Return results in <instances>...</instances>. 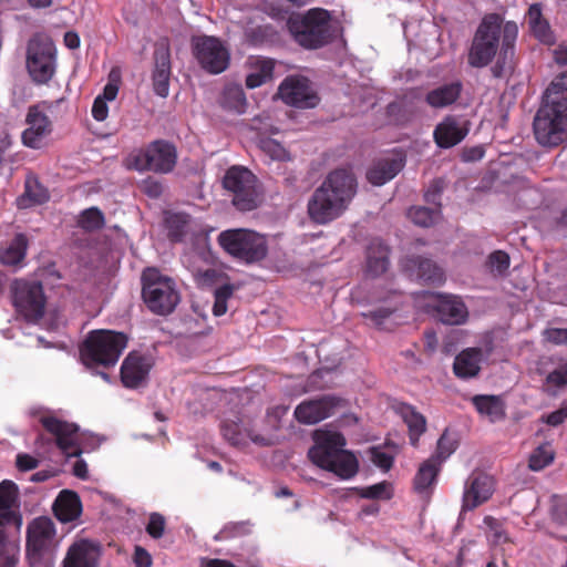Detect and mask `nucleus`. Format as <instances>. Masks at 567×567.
<instances>
[{
	"label": "nucleus",
	"instance_id": "obj_49",
	"mask_svg": "<svg viewBox=\"0 0 567 567\" xmlns=\"http://www.w3.org/2000/svg\"><path fill=\"white\" fill-rule=\"evenodd\" d=\"M486 266L493 275L503 276L509 267V256L503 250H496L488 256Z\"/></svg>",
	"mask_w": 567,
	"mask_h": 567
},
{
	"label": "nucleus",
	"instance_id": "obj_24",
	"mask_svg": "<svg viewBox=\"0 0 567 567\" xmlns=\"http://www.w3.org/2000/svg\"><path fill=\"white\" fill-rule=\"evenodd\" d=\"M470 122L446 116L434 130V141L441 148H451L461 143L470 131Z\"/></svg>",
	"mask_w": 567,
	"mask_h": 567
},
{
	"label": "nucleus",
	"instance_id": "obj_33",
	"mask_svg": "<svg viewBox=\"0 0 567 567\" xmlns=\"http://www.w3.org/2000/svg\"><path fill=\"white\" fill-rule=\"evenodd\" d=\"M461 82L443 84L427 92L426 103L434 109H442L453 104L461 95Z\"/></svg>",
	"mask_w": 567,
	"mask_h": 567
},
{
	"label": "nucleus",
	"instance_id": "obj_44",
	"mask_svg": "<svg viewBox=\"0 0 567 567\" xmlns=\"http://www.w3.org/2000/svg\"><path fill=\"white\" fill-rule=\"evenodd\" d=\"M78 226L85 231H95L104 226V216L96 207L83 210L79 217Z\"/></svg>",
	"mask_w": 567,
	"mask_h": 567
},
{
	"label": "nucleus",
	"instance_id": "obj_6",
	"mask_svg": "<svg viewBox=\"0 0 567 567\" xmlns=\"http://www.w3.org/2000/svg\"><path fill=\"white\" fill-rule=\"evenodd\" d=\"M126 343L127 337L122 332L95 330L83 342L81 358L86 365H114Z\"/></svg>",
	"mask_w": 567,
	"mask_h": 567
},
{
	"label": "nucleus",
	"instance_id": "obj_41",
	"mask_svg": "<svg viewBox=\"0 0 567 567\" xmlns=\"http://www.w3.org/2000/svg\"><path fill=\"white\" fill-rule=\"evenodd\" d=\"M362 498L389 501L393 496V486L388 481H382L371 486L357 489Z\"/></svg>",
	"mask_w": 567,
	"mask_h": 567
},
{
	"label": "nucleus",
	"instance_id": "obj_56",
	"mask_svg": "<svg viewBox=\"0 0 567 567\" xmlns=\"http://www.w3.org/2000/svg\"><path fill=\"white\" fill-rule=\"evenodd\" d=\"M555 451L550 443L540 444L528 457V461H554Z\"/></svg>",
	"mask_w": 567,
	"mask_h": 567
},
{
	"label": "nucleus",
	"instance_id": "obj_19",
	"mask_svg": "<svg viewBox=\"0 0 567 567\" xmlns=\"http://www.w3.org/2000/svg\"><path fill=\"white\" fill-rule=\"evenodd\" d=\"M221 434L235 447H241L250 439L255 444L260 446H269L275 443L272 437L262 435H254L249 429L248 420L235 415L234 419H226L221 423Z\"/></svg>",
	"mask_w": 567,
	"mask_h": 567
},
{
	"label": "nucleus",
	"instance_id": "obj_13",
	"mask_svg": "<svg viewBox=\"0 0 567 567\" xmlns=\"http://www.w3.org/2000/svg\"><path fill=\"white\" fill-rule=\"evenodd\" d=\"M312 440L315 444L308 451L310 461H358L353 452L344 449V435L329 426L315 430Z\"/></svg>",
	"mask_w": 567,
	"mask_h": 567
},
{
	"label": "nucleus",
	"instance_id": "obj_36",
	"mask_svg": "<svg viewBox=\"0 0 567 567\" xmlns=\"http://www.w3.org/2000/svg\"><path fill=\"white\" fill-rule=\"evenodd\" d=\"M219 104L224 110L243 114L246 112L247 100L244 89L238 84L226 85Z\"/></svg>",
	"mask_w": 567,
	"mask_h": 567
},
{
	"label": "nucleus",
	"instance_id": "obj_39",
	"mask_svg": "<svg viewBox=\"0 0 567 567\" xmlns=\"http://www.w3.org/2000/svg\"><path fill=\"white\" fill-rule=\"evenodd\" d=\"M28 239L23 234H18L11 245L1 252L0 261L4 265H17L25 256Z\"/></svg>",
	"mask_w": 567,
	"mask_h": 567
},
{
	"label": "nucleus",
	"instance_id": "obj_2",
	"mask_svg": "<svg viewBox=\"0 0 567 567\" xmlns=\"http://www.w3.org/2000/svg\"><path fill=\"white\" fill-rule=\"evenodd\" d=\"M533 131L539 145L557 147L567 141V71L547 87L538 109Z\"/></svg>",
	"mask_w": 567,
	"mask_h": 567
},
{
	"label": "nucleus",
	"instance_id": "obj_64",
	"mask_svg": "<svg viewBox=\"0 0 567 567\" xmlns=\"http://www.w3.org/2000/svg\"><path fill=\"white\" fill-rule=\"evenodd\" d=\"M546 340L554 344L565 343L566 334L565 329L551 328L544 331Z\"/></svg>",
	"mask_w": 567,
	"mask_h": 567
},
{
	"label": "nucleus",
	"instance_id": "obj_28",
	"mask_svg": "<svg viewBox=\"0 0 567 567\" xmlns=\"http://www.w3.org/2000/svg\"><path fill=\"white\" fill-rule=\"evenodd\" d=\"M435 307L439 319L445 324H462L467 318V308L460 297L439 295Z\"/></svg>",
	"mask_w": 567,
	"mask_h": 567
},
{
	"label": "nucleus",
	"instance_id": "obj_21",
	"mask_svg": "<svg viewBox=\"0 0 567 567\" xmlns=\"http://www.w3.org/2000/svg\"><path fill=\"white\" fill-rule=\"evenodd\" d=\"M517 24L514 21H507L503 27L502 45L497 61L491 69L494 78H505L514 71L515 41L517 39Z\"/></svg>",
	"mask_w": 567,
	"mask_h": 567
},
{
	"label": "nucleus",
	"instance_id": "obj_62",
	"mask_svg": "<svg viewBox=\"0 0 567 567\" xmlns=\"http://www.w3.org/2000/svg\"><path fill=\"white\" fill-rule=\"evenodd\" d=\"M107 112H109V109H107L106 101L103 100V97L97 96L95 99V101L93 103V107H92L93 117L96 121H104L107 116Z\"/></svg>",
	"mask_w": 567,
	"mask_h": 567
},
{
	"label": "nucleus",
	"instance_id": "obj_20",
	"mask_svg": "<svg viewBox=\"0 0 567 567\" xmlns=\"http://www.w3.org/2000/svg\"><path fill=\"white\" fill-rule=\"evenodd\" d=\"M171 51L166 38L159 39L154 49V70L152 73L153 89L161 97H166L171 79Z\"/></svg>",
	"mask_w": 567,
	"mask_h": 567
},
{
	"label": "nucleus",
	"instance_id": "obj_8",
	"mask_svg": "<svg viewBox=\"0 0 567 567\" xmlns=\"http://www.w3.org/2000/svg\"><path fill=\"white\" fill-rule=\"evenodd\" d=\"M224 189L231 193V203L239 212H250L262 203L257 177L244 166L229 167L221 181Z\"/></svg>",
	"mask_w": 567,
	"mask_h": 567
},
{
	"label": "nucleus",
	"instance_id": "obj_4",
	"mask_svg": "<svg viewBox=\"0 0 567 567\" xmlns=\"http://www.w3.org/2000/svg\"><path fill=\"white\" fill-rule=\"evenodd\" d=\"M42 426L54 436L56 447L66 457H80L84 452L95 450L102 437L80 432L74 423L60 420L52 415L40 417Z\"/></svg>",
	"mask_w": 567,
	"mask_h": 567
},
{
	"label": "nucleus",
	"instance_id": "obj_22",
	"mask_svg": "<svg viewBox=\"0 0 567 567\" xmlns=\"http://www.w3.org/2000/svg\"><path fill=\"white\" fill-rule=\"evenodd\" d=\"M153 364L151 355L136 351L128 353L121 368V380L124 386L136 389L145 384Z\"/></svg>",
	"mask_w": 567,
	"mask_h": 567
},
{
	"label": "nucleus",
	"instance_id": "obj_54",
	"mask_svg": "<svg viewBox=\"0 0 567 567\" xmlns=\"http://www.w3.org/2000/svg\"><path fill=\"white\" fill-rule=\"evenodd\" d=\"M446 186V183L444 181V178H435L431 182L424 197H425V200L426 203L429 204H433V205H436L437 207L441 206V203H440V196L442 194V192L444 190Z\"/></svg>",
	"mask_w": 567,
	"mask_h": 567
},
{
	"label": "nucleus",
	"instance_id": "obj_30",
	"mask_svg": "<svg viewBox=\"0 0 567 567\" xmlns=\"http://www.w3.org/2000/svg\"><path fill=\"white\" fill-rule=\"evenodd\" d=\"M404 162L398 157L375 161L367 172V179L374 186H382L394 178L403 168Z\"/></svg>",
	"mask_w": 567,
	"mask_h": 567
},
{
	"label": "nucleus",
	"instance_id": "obj_3",
	"mask_svg": "<svg viewBox=\"0 0 567 567\" xmlns=\"http://www.w3.org/2000/svg\"><path fill=\"white\" fill-rule=\"evenodd\" d=\"M286 28L292 41L308 51L320 50L338 37L337 22L332 13L323 8L290 13Z\"/></svg>",
	"mask_w": 567,
	"mask_h": 567
},
{
	"label": "nucleus",
	"instance_id": "obj_9",
	"mask_svg": "<svg viewBox=\"0 0 567 567\" xmlns=\"http://www.w3.org/2000/svg\"><path fill=\"white\" fill-rule=\"evenodd\" d=\"M503 19L497 13L485 16L480 23L468 52V64L484 68L491 63L499 47Z\"/></svg>",
	"mask_w": 567,
	"mask_h": 567
},
{
	"label": "nucleus",
	"instance_id": "obj_32",
	"mask_svg": "<svg viewBox=\"0 0 567 567\" xmlns=\"http://www.w3.org/2000/svg\"><path fill=\"white\" fill-rule=\"evenodd\" d=\"M482 350L470 348L456 355L453 364L454 373L462 379L473 378L480 372Z\"/></svg>",
	"mask_w": 567,
	"mask_h": 567
},
{
	"label": "nucleus",
	"instance_id": "obj_1",
	"mask_svg": "<svg viewBox=\"0 0 567 567\" xmlns=\"http://www.w3.org/2000/svg\"><path fill=\"white\" fill-rule=\"evenodd\" d=\"M358 183L352 172L337 168L315 189L307 205L308 216L317 225L339 218L357 194Z\"/></svg>",
	"mask_w": 567,
	"mask_h": 567
},
{
	"label": "nucleus",
	"instance_id": "obj_35",
	"mask_svg": "<svg viewBox=\"0 0 567 567\" xmlns=\"http://www.w3.org/2000/svg\"><path fill=\"white\" fill-rule=\"evenodd\" d=\"M17 485L4 480L0 483V525L10 524L16 519L11 507L17 498Z\"/></svg>",
	"mask_w": 567,
	"mask_h": 567
},
{
	"label": "nucleus",
	"instance_id": "obj_18",
	"mask_svg": "<svg viewBox=\"0 0 567 567\" xmlns=\"http://www.w3.org/2000/svg\"><path fill=\"white\" fill-rule=\"evenodd\" d=\"M495 489V478L482 471H474L465 483L463 504L464 511H473L487 502Z\"/></svg>",
	"mask_w": 567,
	"mask_h": 567
},
{
	"label": "nucleus",
	"instance_id": "obj_48",
	"mask_svg": "<svg viewBox=\"0 0 567 567\" xmlns=\"http://www.w3.org/2000/svg\"><path fill=\"white\" fill-rule=\"evenodd\" d=\"M234 286L230 284H225L218 287L215 292V302L213 306V312L216 317L223 316L227 311V300L234 293Z\"/></svg>",
	"mask_w": 567,
	"mask_h": 567
},
{
	"label": "nucleus",
	"instance_id": "obj_37",
	"mask_svg": "<svg viewBox=\"0 0 567 567\" xmlns=\"http://www.w3.org/2000/svg\"><path fill=\"white\" fill-rule=\"evenodd\" d=\"M189 215L185 213H167L165 216V226L169 240L182 241L187 231Z\"/></svg>",
	"mask_w": 567,
	"mask_h": 567
},
{
	"label": "nucleus",
	"instance_id": "obj_14",
	"mask_svg": "<svg viewBox=\"0 0 567 567\" xmlns=\"http://www.w3.org/2000/svg\"><path fill=\"white\" fill-rule=\"evenodd\" d=\"M192 52L203 70L210 74L224 72L230 60L228 49L216 37L195 35L192 38Z\"/></svg>",
	"mask_w": 567,
	"mask_h": 567
},
{
	"label": "nucleus",
	"instance_id": "obj_55",
	"mask_svg": "<svg viewBox=\"0 0 567 567\" xmlns=\"http://www.w3.org/2000/svg\"><path fill=\"white\" fill-rule=\"evenodd\" d=\"M534 35L544 43H551L554 40L548 22L543 19L535 23L529 24Z\"/></svg>",
	"mask_w": 567,
	"mask_h": 567
},
{
	"label": "nucleus",
	"instance_id": "obj_16",
	"mask_svg": "<svg viewBox=\"0 0 567 567\" xmlns=\"http://www.w3.org/2000/svg\"><path fill=\"white\" fill-rule=\"evenodd\" d=\"M348 404V400L341 396L326 394L298 404L295 410V417L302 424H317L346 409Z\"/></svg>",
	"mask_w": 567,
	"mask_h": 567
},
{
	"label": "nucleus",
	"instance_id": "obj_25",
	"mask_svg": "<svg viewBox=\"0 0 567 567\" xmlns=\"http://www.w3.org/2000/svg\"><path fill=\"white\" fill-rule=\"evenodd\" d=\"M440 473L441 463H421L419 466L412 480V491L424 504L430 503L437 485Z\"/></svg>",
	"mask_w": 567,
	"mask_h": 567
},
{
	"label": "nucleus",
	"instance_id": "obj_57",
	"mask_svg": "<svg viewBox=\"0 0 567 567\" xmlns=\"http://www.w3.org/2000/svg\"><path fill=\"white\" fill-rule=\"evenodd\" d=\"M485 148L483 145L465 146L461 153V159L465 163H474L483 158Z\"/></svg>",
	"mask_w": 567,
	"mask_h": 567
},
{
	"label": "nucleus",
	"instance_id": "obj_11",
	"mask_svg": "<svg viewBox=\"0 0 567 567\" xmlns=\"http://www.w3.org/2000/svg\"><path fill=\"white\" fill-rule=\"evenodd\" d=\"M132 167L137 171H151L158 174L171 173L177 163L176 146L165 140H156L145 148L131 155Z\"/></svg>",
	"mask_w": 567,
	"mask_h": 567
},
{
	"label": "nucleus",
	"instance_id": "obj_7",
	"mask_svg": "<svg viewBox=\"0 0 567 567\" xmlns=\"http://www.w3.org/2000/svg\"><path fill=\"white\" fill-rule=\"evenodd\" d=\"M218 244L227 254L247 264L265 259L268 252L266 238L246 228L221 231L218 235Z\"/></svg>",
	"mask_w": 567,
	"mask_h": 567
},
{
	"label": "nucleus",
	"instance_id": "obj_34",
	"mask_svg": "<svg viewBox=\"0 0 567 567\" xmlns=\"http://www.w3.org/2000/svg\"><path fill=\"white\" fill-rule=\"evenodd\" d=\"M473 404L481 414H485L492 422L505 417V404L497 395H475Z\"/></svg>",
	"mask_w": 567,
	"mask_h": 567
},
{
	"label": "nucleus",
	"instance_id": "obj_63",
	"mask_svg": "<svg viewBox=\"0 0 567 567\" xmlns=\"http://www.w3.org/2000/svg\"><path fill=\"white\" fill-rule=\"evenodd\" d=\"M485 522L488 524V526L494 530V542L497 543V544H502V543H507L508 542V536L507 534L505 533L504 529H502L498 525V523L492 518V517H486L485 518Z\"/></svg>",
	"mask_w": 567,
	"mask_h": 567
},
{
	"label": "nucleus",
	"instance_id": "obj_59",
	"mask_svg": "<svg viewBox=\"0 0 567 567\" xmlns=\"http://www.w3.org/2000/svg\"><path fill=\"white\" fill-rule=\"evenodd\" d=\"M133 561L135 567H151L153 563L148 551L141 546H135Z\"/></svg>",
	"mask_w": 567,
	"mask_h": 567
},
{
	"label": "nucleus",
	"instance_id": "obj_61",
	"mask_svg": "<svg viewBox=\"0 0 567 567\" xmlns=\"http://www.w3.org/2000/svg\"><path fill=\"white\" fill-rule=\"evenodd\" d=\"M565 419H567V414L566 410L563 406L548 415H543L540 417V421L550 426H558L564 422Z\"/></svg>",
	"mask_w": 567,
	"mask_h": 567
},
{
	"label": "nucleus",
	"instance_id": "obj_5",
	"mask_svg": "<svg viewBox=\"0 0 567 567\" xmlns=\"http://www.w3.org/2000/svg\"><path fill=\"white\" fill-rule=\"evenodd\" d=\"M141 279L142 297L147 308L158 316L172 313L181 300L174 280L155 268H146Z\"/></svg>",
	"mask_w": 567,
	"mask_h": 567
},
{
	"label": "nucleus",
	"instance_id": "obj_29",
	"mask_svg": "<svg viewBox=\"0 0 567 567\" xmlns=\"http://www.w3.org/2000/svg\"><path fill=\"white\" fill-rule=\"evenodd\" d=\"M390 249L381 241L373 240L367 248L364 274L369 278H378L390 267Z\"/></svg>",
	"mask_w": 567,
	"mask_h": 567
},
{
	"label": "nucleus",
	"instance_id": "obj_60",
	"mask_svg": "<svg viewBox=\"0 0 567 567\" xmlns=\"http://www.w3.org/2000/svg\"><path fill=\"white\" fill-rule=\"evenodd\" d=\"M546 382L554 384L556 386H563L567 384V365L563 367L560 369H556L553 372H550L547 378Z\"/></svg>",
	"mask_w": 567,
	"mask_h": 567
},
{
	"label": "nucleus",
	"instance_id": "obj_53",
	"mask_svg": "<svg viewBox=\"0 0 567 567\" xmlns=\"http://www.w3.org/2000/svg\"><path fill=\"white\" fill-rule=\"evenodd\" d=\"M165 525L166 522L163 515L158 513H152L146 525V532L152 538L158 539L164 534Z\"/></svg>",
	"mask_w": 567,
	"mask_h": 567
},
{
	"label": "nucleus",
	"instance_id": "obj_27",
	"mask_svg": "<svg viewBox=\"0 0 567 567\" xmlns=\"http://www.w3.org/2000/svg\"><path fill=\"white\" fill-rule=\"evenodd\" d=\"M53 514L61 523L76 520L82 514V502L79 494L71 489H62L52 506Z\"/></svg>",
	"mask_w": 567,
	"mask_h": 567
},
{
	"label": "nucleus",
	"instance_id": "obj_45",
	"mask_svg": "<svg viewBox=\"0 0 567 567\" xmlns=\"http://www.w3.org/2000/svg\"><path fill=\"white\" fill-rule=\"evenodd\" d=\"M251 533V524L248 520L229 522L215 536L216 540H228L243 537Z\"/></svg>",
	"mask_w": 567,
	"mask_h": 567
},
{
	"label": "nucleus",
	"instance_id": "obj_58",
	"mask_svg": "<svg viewBox=\"0 0 567 567\" xmlns=\"http://www.w3.org/2000/svg\"><path fill=\"white\" fill-rule=\"evenodd\" d=\"M141 188L143 193L152 198H158L163 193L162 184L151 177L143 181Z\"/></svg>",
	"mask_w": 567,
	"mask_h": 567
},
{
	"label": "nucleus",
	"instance_id": "obj_42",
	"mask_svg": "<svg viewBox=\"0 0 567 567\" xmlns=\"http://www.w3.org/2000/svg\"><path fill=\"white\" fill-rule=\"evenodd\" d=\"M414 264L417 265V276L424 281L441 282L443 280L442 269L432 260L417 257Z\"/></svg>",
	"mask_w": 567,
	"mask_h": 567
},
{
	"label": "nucleus",
	"instance_id": "obj_17",
	"mask_svg": "<svg viewBox=\"0 0 567 567\" xmlns=\"http://www.w3.org/2000/svg\"><path fill=\"white\" fill-rule=\"evenodd\" d=\"M277 95L287 104L297 109H312L318 105L319 96L310 82L303 76H288L279 85Z\"/></svg>",
	"mask_w": 567,
	"mask_h": 567
},
{
	"label": "nucleus",
	"instance_id": "obj_10",
	"mask_svg": "<svg viewBox=\"0 0 567 567\" xmlns=\"http://www.w3.org/2000/svg\"><path fill=\"white\" fill-rule=\"evenodd\" d=\"M55 526L51 518L40 516L27 526L25 551L30 567H48Z\"/></svg>",
	"mask_w": 567,
	"mask_h": 567
},
{
	"label": "nucleus",
	"instance_id": "obj_31",
	"mask_svg": "<svg viewBox=\"0 0 567 567\" xmlns=\"http://www.w3.org/2000/svg\"><path fill=\"white\" fill-rule=\"evenodd\" d=\"M394 410L403 419L409 429L411 444L416 446L420 436L426 430V420L424 415L416 412L413 406L406 403L396 404Z\"/></svg>",
	"mask_w": 567,
	"mask_h": 567
},
{
	"label": "nucleus",
	"instance_id": "obj_52",
	"mask_svg": "<svg viewBox=\"0 0 567 567\" xmlns=\"http://www.w3.org/2000/svg\"><path fill=\"white\" fill-rule=\"evenodd\" d=\"M393 313V310L390 309V308H385V307H380V308H377L374 310H370L368 312H363L362 316L370 320L371 323L382 330V329H386L385 327V322L386 320L392 316Z\"/></svg>",
	"mask_w": 567,
	"mask_h": 567
},
{
	"label": "nucleus",
	"instance_id": "obj_47",
	"mask_svg": "<svg viewBox=\"0 0 567 567\" xmlns=\"http://www.w3.org/2000/svg\"><path fill=\"white\" fill-rule=\"evenodd\" d=\"M258 146L266 155H268L272 159H289V154L286 151V148L280 143L270 137L260 138Z\"/></svg>",
	"mask_w": 567,
	"mask_h": 567
},
{
	"label": "nucleus",
	"instance_id": "obj_38",
	"mask_svg": "<svg viewBox=\"0 0 567 567\" xmlns=\"http://www.w3.org/2000/svg\"><path fill=\"white\" fill-rule=\"evenodd\" d=\"M312 471L330 472L342 480H349L359 472V463H307Z\"/></svg>",
	"mask_w": 567,
	"mask_h": 567
},
{
	"label": "nucleus",
	"instance_id": "obj_50",
	"mask_svg": "<svg viewBox=\"0 0 567 567\" xmlns=\"http://www.w3.org/2000/svg\"><path fill=\"white\" fill-rule=\"evenodd\" d=\"M275 35L276 31L270 25H257L247 32L248 40L254 45L272 41Z\"/></svg>",
	"mask_w": 567,
	"mask_h": 567
},
{
	"label": "nucleus",
	"instance_id": "obj_51",
	"mask_svg": "<svg viewBox=\"0 0 567 567\" xmlns=\"http://www.w3.org/2000/svg\"><path fill=\"white\" fill-rule=\"evenodd\" d=\"M25 199H29L32 204L40 205L49 199V194L47 189L41 187L37 182H34V186L28 182L25 185V192L20 198V202H24Z\"/></svg>",
	"mask_w": 567,
	"mask_h": 567
},
{
	"label": "nucleus",
	"instance_id": "obj_26",
	"mask_svg": "<svg viewBox=\"0 0 567 567\" xmlns=\"http://www.w3.org/2000/svg\"><path fill=\"white\" fill-rule=\"evenodd\" d=\"M100 557V545L82 539L68 549L63 567H97Z\"/></svg>",
	"mask_w": 567,
	"mask_h": 567
},
{
	"label": "nucleus",
	"instance_id": "obj_46",
	"mask_svg": "<svg viewBox=\"0 0 567 567\" xmlns=\"http://www.w3.org/2000/svg\"><path fill=\"white\" fill-rule=\"evenodd\" d=\"M400 445L391 440H386L382 445H375L368 449L370 461H394L400 451Z\"/></svg>",
	"mask_w": 567,
	"mask_h": 567
},
{
	"label": "nucleus",
	"instance_id": "obj_23",
	"mask_svg": "<svg viewBox=\"0 0 567 567\" xmlns=\"http://www.w3.org/2000/svg\"><path fill=\"white\" fill-rule=\"evenodd\" d=\"M25 123L28 127L22 133V143L24 146L38 150L42 141L52 131V123L47 114L40 111L39 105H31L28 109Z\"/></svg>",
	"mask_w": 567,
	"mask_h": 567
},
{
	"label": "nucleus",
	"instance_id": "obj_43",
	"mask_svg": "<svg viewBox=\"0 0 567 567\" xmlns=\"http://www.w3.org/2000/svg\"><path fill=\"white\" fill-rule=\"evenodd\" d=\"M440 214V207L433 209L424 206H414L409 209L410 219L417 226H432Z\"/></svg>",
	"mask_w": 567,
	"mask_h": 567
},
{
	"label": "nucleus",
	"instance_id": "obj_15",
	"mask_svg": "<svg viewBox=\"0 0 567 567\" xmlns=\"http://www.w3.org/2000/svg\"><path fill=\"white\" fill-rule=\"evenodd\" d=\"M11 298L17 311L27 321H38L44 315L45 298L41 282L16 279L10 286Z\"/></svg>",
	"mask_w": 567,
	"mask_h": 567
},
{
	"label": "nucleus",
	"instance_id": "obj_40",
	"mask_svg": "<svg viewBox=\"0 0 567 567\" xmlns=\"http://www.w3.org/2000/svg\"><path fill=\"white\" fill-rule=\"evenodd\" d=\"M458 446V440L447 429L444 430L437 441L436 453L427 461H445Z\"/></svg>",
	"mask_w": 567,
	"mask_h": 567
},
{
	"label": "nucleus",
	"instance_id": "obj_12",
	"mask_svg": "<svg viewBox=\"0 0 567 567\" xmlns=\"http://www.w3.org/2000/svg\"><path fill=\"white\" fill-rule=\"evenodd\" d=\"M27 70L37 84H47L55 73L53 43L40 35L32 37L27 44Z\"/></svg>",
	"mask_w": 567,
	"mask_h": 567
}]
</instances>
